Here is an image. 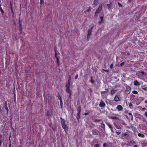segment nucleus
I'll list each match as a JSON object with an SVG mask.
<instances>
[{
  "mask_svg": "<svg viewBox=\"0 0 147 147\" xmlns=\"http://www.w3.org/2000/svg\"><path fill=\"white\" fill-rule=\"evenodd\" d=\"M108 126L110 128L111 130V132H113L114 131L113 130V128L112 125L110 124V125H108Z\"/></svg>",
  "mask_w": 147,
  "mask_h": 147,
  "instance_id": "412c9836",
  "label": "nucleus"
},
{
  "mask_svg": "<svg viewBox=\"0 0 147 147\" xmlns=\"http://www.w3.org/2000/svg\"><path fill=\"white\" fill-rule=\"evenodd\" d=\"M9 147H11V144H10V145H9Z\"/></svg>",
  "mask_w": 147,
  "mask_h": 147,
  "instance_id": "69168bd1",
  "label": "nucleus"
},
{
  "mask_svg": "<svg viewBox=\"0 0 147 147\" xmlns=\"http://www.w3.org/2000/svg\"><path fill=\"white\" fill-rule=\"evenodd\" d=\"M98 2V0H94V1L93 5H96Z\"/></svg>",
  "mask_w": 147,
  "mask_h": 147,
  "instance_id": "aec40b11",
  "label": "nucleus"
},
{
  "mask_svg": "<svg viewBox=\"0 0 147 147\" xmlns=\"http://www.w3.org/2000/svg\"><path fill=\"white\" fill-rule=\"evenodd\" d=\"M16 39H15V40H16Z\"/></svg>",
  "mask_w": 147,
  "mask_h": 147,
  "instance_id": "774afa93",
  "label": "nucleus"
},
{
  "mask_svg": "<svg viewBox=\"0 0 147 147\" xmlns=\"http://www.w3.org/2000/svg\"><path fill=\"white\" fill-rule=\"evenodd\" d=\"M124 64V62H122L120 64V65L121 66L123 65Z\"/></svg>",
  "mask_w": 147,
  "mask_h": 147,
  "instance_id": "49530a36",
  "label": "nucleus"
},
{
  "mask_svg": "<svg viewBox=\"0 0 147 147\" xmlns=\"http://www.w3.org/2000/svg\"><path fill=\"white\" fill-rule=\"evenodd\" d=\"M99 133V131L96 129H94L92 131V134L94 135H98Z\"/></svg>",
  "mask_w": 147,
  "mask_h": 147,
  "instance_id": "f8f14e48",
  "label": "nucleus"
},
{
  "mask_svg": "<svg viewBox=\"0 0 147 147\" xmlns=\"http://www.w3.org/2000/svg\"><path fill=\"white\" fill-rule=\"evenodd\" d=\"M129 107L131 109H132L133 108V107L132 106V104L131 102H130L129 104Z\"/></svg>",
  "mask_w": 147,
  "mask_h": 147,
  "instance_id": "c85d7f7f",
  "label": "nucleus"
},
{
  "mask_svg": "<svg viewBox=\"0 0 147 147\" xmlns=\"http://www.w3.org/2000/svg\"><path fill=\"white\" fill-rule=\"evenodd\" d=\"M138 135L139 137L142 138H144L145 137V135L144 134L141 133H138Z\"/></svg>",
  "mask_w": 147,
  "mask_h": 147,
  "instance_id": "f3484780",
  "label": "nucleus"
},
{
  "mask_svg": "<svg viewBox=\"0 0 147 147\" xmlns=\"http://www.w3.org/2000/svg\"><path fill=\"white\" fill-rule=\"evenodd\" d=\"M132 93L135 94H137L138 93V92L135 90L132 91Z\"/></svg>",
  "mask_w": 147,
  "mask_h": 147,
  "instance_id": "c756f323",
  "label": "nucleus"
},
{
  "mask_svg": "<svg viewBox=\"0 0 147 147\" xmlns=\"http://www.w3.org/2000/svg\"><path fill=\"white\" fill-rule=\"evenodd\" d=\"M110 118L112 119H115L116 120H118L119 118L117 117H114V116H111L110 117Z\"/></svg>",
  "mask_w": 147,
  "mask_h": 147,
  "instance_id": "5701e85b",
  "label": "nucleus"
},
{
  "mask_svg": "<svg viewBox=\"0 0 147 147\" xmlns=\"http://www.w3.org/2000/svg\"><path fill=\"white\" fill-rule=\"evenodd\" d=\"M54 50L55 51V57L57 59L56 62L57 63L58 66H59V65L60 63H59V58L58 57H57V53L56 52V47H55L54 48Z\"/></svg>",
  "mask_w": 147,
  "mask_h": 147,
  "instance_id": "20e7f679",
  "label": "nucleus"
},
{
  "mask_svg": "<svg viewBox=\"0 0 147 147\" xmlns=\"http://www.w3.org/2000/svg\"><path fill=\"white\" fill-rule=\"evenodd\" d=\"M127 55H130V53H129H129H127Z\"/></svg>",
  "mask_w": 147,
  "mask_h": 147,
  "instance_id": "bf43d9fd",
  "label": "nucleus"
},
{
  "mask_svg": "<svg viewBox=\"0 0 147 147\" xmlns=\"http://www.w3.org/2000/svg\"><path fill=\"white\" fill-rule=\"evenodd\" d=\"M2 111V109L1 107L0 106V114L1 113Z\"/></svg>",
  "mask_w": 147,
  "mask_h": 147,
  "instance_id": "8fccbe9b",
  "label": "nucleus"
},
{
  "mask_svg": "<svg viewBox=\"0 0 147 147\" xmlns=\"http://www.w3.org/2000/svg\"><path fill=\"white\" fill-rule=\"evenodd\" d=\"M102 9V5L101 4L99 6L98 8L96 10L95 14L96 16H97L98 14L100 13Z\"/></svg>",
  "mask_w": 147,
  "mask_h": 147,
  "instance_id": "39448f33",
  "label": "nucleus"
},
{
  "mask_svg": "<svg viewBox=\"0 0 147 147\" xmlns=\"http://www.w3.org/2000/svg\"><path fill=\"white\" fill-rule=\"evenodd\" d=\"M145 109V108H143V110Z\"/></svg>",
  "mask_w": 147,
  "mask_h": 147,
  "instance_id": "338daca9",
  "label": "nucleus"
},
{
  "mask_svg": "<svg viewBox=\"0 0 147 147\" xmlns=\"http://www.w3.org/2000/svg\"><path fill=\"white\" fill-rule=\"evenodd\" d=\"M78 77V74H77L75 76V79H77Z\"/></svg>",
  "mask_w": 147,
  "mask_h": 147,
  "instance_id": "a18cd8bd",
  "label": "nucleus"
},
{
  "mask_svg": "<svg viewBox=\"0 0 147 147\" xmlns=\"http://www.w3.org/2000/svg\"><path fill=\"white\" fill-rule=\"evenodd\" d=\"M10 9H11V13H13V11L12 7H11V8Z\"/></svg>",
  "mask_w": 147,
  "mask_h": 147,
  "instance_id": "79ce46f5",
  "label": "nucleus"
},
{
  "mask_svg": "<svg viewBox=\"0 0 147 147\" xmlns=\"http://www.w3.org/2000/svg\"><path fill=\"white\" fill-rule=\"evenodd\" d=\"M116 133L117 134L119 135L121 134V131H116Z\"/></svg>",
  "mask_w": 147,
  "mask_h": 147,
  "instance_id": "72a5a7b5",
  "label": "nucleus"
},
{
  "mask_svg": "<svg viewBox=\"0 0 147 147\" xmlns=\"http://www.w3.org/2000/svg\"><path fill=\"white\" fill-rule=\"evenodd\" d=\"M59 96H58V98L60 100H62V98L59 95Z\"/></svg>",
  "mask_w": 147,
  "mask_h": 147,
  "instance_id": "2f4dec72",
  "label": "nucleus"
},
{
  "mask_svg": "<svg viewBox=\"0 0 147 147\" xmlns=\"http://www.w3.org/2000/svg\"><path fill=\"white\" fill-rule=\"evenodd\" d=\"M110 4H107V5H108V7H109V8H110Z\"/></svg>",
  "mask_w": 147,
  "mask_h": 147,
  "instance_id": "4d7b16f0",
  "label": "nucleus"
},
{
  "mask_svg": "<svg viewBox=\"0 0 147 147\" xmlns=\"http://www.w3.org/2000/svg\"><path fill=\"white\" fill-rule=\"evenodd\" d=\"M0 11H1L2 14L4 13V11L1 7V6H0Z\"/></svg>",
  "mask_w": 147,
  "mask_h": 147,
  "instance_id": "a878e982",
  "label": "nucleus"
},
{
  "mask_svg": "<svg viewBox=\"0 0 147 147\" xmlns=\"http://www.w3.org/2000/svg\"><path fill=\"white\" fill-rule=\"evenodd\" d=\"M107 146V144L104 143L103 144V147H106Z\"/></svg>",
  "mask_w": 147,
  "mask_h": 147,
  "instance_id": "4c0bfd02",
  "label": "nucleus"
},
{
  "mask_svg": "<svg viewBox=\"0 0 147 147\" xmlns=\"http://www.w3.org/2000/svg\"><path fill=\"white\" fill-rule=\"evenodd\" d=\"M5 109L6 110V111H7V114L8 113L9 110H8V108L7 107V102H5Z\"/></svg>",
  "mask_w": 147,
  "mask_h": 147,
  "instance_id": "ddd939ff",
  "label": "nucleus"
},
{
  "mask_svg": "<svg viewBox=\"0 0 147 147\" xmlns=\"http://www.w3.org/2000/svg\"><path fill=\"white\" fill-rule=\"evenodd\" d=\"M40 4H41V5L43 4L44 3L43 0H40Z\"/></svg>",
  "mask_w": 147,
  "mask_h": 147,
  "instance_id": "c9c22d12",
  "label": "nucleus"
},
{
  "mask_svg": "<svg viewBox=\"0 0 147 147\" xmlns=\"http://www.w3.org/2000/svg\"><path fill=\"white\" fill-rule=\"evenodd\" d=\"M146 85L144 86H143L142 88L143 89L147 91V87H145Z\"/></svg>",
  "mask_w": 147,
  "mask_h": 147,
  "instance_id": "cd10ccee",
  "label": "nucleus"
},
{
  "mask_svg": "<svg viewBox=\"0 0 147 147\" xmlns=\"http://www.w3.org/2000/svg\"><path fill=\"white\" fill-rule=\"evenodd\" d=\"M10 8H11V7H12V4L11 2H10Z\"/></svg>",
  "mask_w": 147,
  "mask_h": 147,
  "instance_id": "09e8293b",
  "label": "nucleus"
},
{
  "mask_svg": "<svg viewBox=\"0 0 147 147\" xmlns=\"http://www.w3.org/2000/svg\"><path fill=\"white\" fill-rule=\"evenodd\" d=\"M140 73H141L143 75H144V71H142L140 72Z\"/></svg>",
  "mask_w": 147,
  "mask_h": 147,
  "instance_id": "37998d69",
  "label": "nucleus"
},
{
  "mask_svg": "<svg viewBox=\"0 0 147 147\" xmlns=\"http://www.w3.org/2000/svg\"><path fill=\"white\" fill-rule=\"evenodd\" d=\"M60 104L61 107H62L63 104L62 100H60Z\"/></svg>",
  "mask_w": 147,
  "mask_h": 147,
  "instance_id": "f704fd0d",
  "label": "nucleus"
},
{
  "mask_svg": "<svg viewBox=\"0 0 147 147\" xmlns=\"http://www.w3.org/2000/svg\"><path fill=\"white\" fill-rule=\"evenodd\" d=\"M2 144V142L1 140H0V147L1 146Z\"/></svg>",
  "mask_w": 147,
  "mask_h": 147,
  "instance_id": "6e6d98bb",
  "label": "nucleus"
},
{
  "mask_svg": "<svg viewBox=\"0 0 147 147\" xmlns=\"http://www.w3.org/2000/svg\"><path fill=\"white\" fill-rule=\"evenodd\" d=\"M118 5L120 7H122L121 4L119 2H118Z\"/></svg>",
  "mask_w": 147,
  "mask_h": 147,
  "instance_id": "e433bc0d",
  "label": "nucleus"
},
{
  "mask_svg": "<svg viewBox=\"0 0 147 147\" xmlns=\"http://www.w3.org/2000/svg\"><path fill=\"white\" fill-rule=\"evenodd\" d=\"M106 104L104 101L101 100L99 103V106L100 107H104L105 106Z\"/></svg>",
  "mask_w": 147,
  "mask_h": 147,
  "instance_id": "6e6552de",
  "label": "nucleus"
},
{
  "mask_svg": "<svg viewBox=\"0 0 147 147\" xmlns=\"http://www.w3.org/2000/svg\"><path fill=\"white\" fill-rule=\"evenodd\" d=\"M50 115V112H49V111H47V113H46L47 116H49V115Z\"/></svg>",
  "mask_w": 147,
  "mask_h": 147,
  "instance_id": "7c9ffc66",
  "label": "nucleus"
},
{
  "mask_svg": "<svg viewBox=\"0 0 147 147\" xmlns=\"http://www.w3.org/2000/svg\"><path fill=\"white\" fill-rule=\"evenodd\" d=\"M100 120L98 119H95L94 121V122H99L100 121Z\"/></svg>",
  "mask_w": 147,
  "mask_h": 147,
  "instance_id": "bb28decb",
  "label": "nucleus"
},
{
  "mask_svg": "<svg viewBox=\"0 0 147 147\" xmlns=\"http://www.w3.org/2000/svg\"><path fill=\"white\" fill-rule=\"evenodd\" d=\"M66 92H68L69 94L68 98H71V90H70L67 91H66Z\"/></svg>",
  "mask_w": 147,
  "mask_h": 147,
  "instance_id": "dca6fc26",
  "label": "nucleus"
},
{
  "mask_svg": "<svg viewBox=\"0 0 147 147\" xmlns=\"http://www.w3.org/2000/svg\"><path fill=\"white\" fill-rule=\"evenodd\" d=\"M94 147H99V145L98 144H95L94 145Z\"/></svg>",
  "mask_w": 147,
  "mask_h": 147,
  "instance_id": "58836bf2",
  "label": "nucleus"
},
{
  "mask_svg": "<svg viewBox=\"0 0 147 147\" xmlns=\"http://www.w3.org/2000/svg\"><path fill=\"white\" fill-rule=\"evenodd\" d=\"M61 123L62 125V126L63 127V128L64 129V130H65V132L66 133L67 131H68V127L66 125L65 123V120L61 118Z\"/></svg>",
  "mask_w": 147,
  "mask_h": 147,
  "instance_id": "f257e3e1",
  "label": "nucleus"
},
{
  "mask_svg": "<svg viewBox=\"0 0 147 147\" xmlns=\"http://www.w3.org/2000/svg\"><path fill=\"white\" fill-rule=\"evenodd\" d=\"M89 112H88V113H85L84 114V115H88L89 114Z\"/></svg>",
  "mask_w": 147,
  "mask_h": 147,
  "instance_id": "a19ab883",
  "label": "nucleus"
},
{
  "mask_svg": "<svg viewBox=\"0 0 147 147\" xmlns=\"http://www.w3.org/2000/svg\"><path fill=\"white\" fill-rule=\"evenodd\" d=\"M93 26H92L91 28L88 30V35H87V39L90 38V36L92 32V30Z\"/></svg>",
  "mask_w": 147,
  "mask_h": 147,
  "instance_id": "423d86ee",
  "label": "nucleus"
},
{
  "mask_svg": "<svg viewBox=\"0 0 147 147\" xmlns=\"http://www.w3.org/2000/svg\"><path fill=\"white\" fill-rule=\"evenodd\" d=\"M106 124L108 126V125H110V124L109 123H108L106 121L105 122Z\"/></svg>",
  "mask_w": 147,
  "mask_h": 147,
  "instance_id": "de8ad7c7",
  "label": "nucleus"
},
{
  "mask_svg": "<svg viewBox=\"0 0 147 147\" xmlns=\"http://www.w3.org/2000/svg\"><path fill=\"white\" fill-rule=\"evenodd\" d=\"M120 98L119 96L116 95L115 97L114 100L116 102L119 101L120 100Z\"/></svg>",
  "mask_w": 147,
  "mask_h": 147,
  "instance_id": "9d476101",
  "label": "nucleus"
},
{
  "mask_svg": "<svg viewBox=\"0 0 147 147\" xmlns=\"http://www.w3.org/2000/svg\"><path fill=\"white\" fill-rule=\"evenodd\" d=\"M69 79H71V76L70 75L69 76Z\"/></svg>",
  "mask_w": 147,
  "mask_h": 147,
  "instance_id": "603ef678",
  "label": "nucleus"
},
{
  "mask_svg": "<svg viewBox=\"0 0 147 147\" xmlns=\"http://www.w3.org/2000/svg\"><path fill=\"white\" fill-rule=\"evenodd\" d=\"M127 134L125 133V134H124V135L125 136H127Z\"/></svg>",
  "mask_w": 147,
  "mask_h": 147,
  "instance_id": "052dcab7",
  "label": "nucleus"
},
{
  "mask_svg": "<svg viewBox=\"0 0 147 147\" xmlns=\"http://www.w3.org/2000/svg\"><path fill=\"white\" fill-rule=\"evenodd\" d=\"M100 124H101V126L100 127L102 128H103V129H105V124L103 123V122H102L101 123H100Z\"/></svg>",
  "mask_w": 147,
  "mask_h": 147,
  "instance_id": "b1692460",
  "label": "nucleus"
},
{
  "mask_svg": "<svg viewBox=\"0 0 147 147\" xmlns=\"http://www.w3.org/2000/svg\"><path fill=\"white\" fill-rule=\"evenodd\" d=\"M10 137H9V140H10Z\"/></svg>",
  "mask_w": 147,
  "mask_h": 147,
  "instance_id": "e2e57ef3",
  "label": "nucleus"
},
{
  "mask_svg": "<svg viewBox=\"0 0 147 147\" xmlns=\"http://www.w3.org/2000/svg\"><path fill=\"white\" fill-rule=\"evenodd\" d=\"M113 66V64L112 63L110 65V68H111Z\"/></svg>",
  "mask_w": 147,
  "mask_h": 147,
  "instance_id": "c03bdc74",
  "label": "nucleus"
},
{
  "mask_svg": "<svg viewBox=\"0 0 147 147\" xmlns=\"http://www.w3.org/2000/svg\"><path fill=\"white\" fill-rule=\"evenodd\" d=\"M90 7H89V8L87 9V10L86 11H84V13L85 14H87V12H89L90 11Z\"/></svg>",
  "mask_w": 147,
  "mask_h": 147,
  "instance_id": "393cba45",
  "label": "nucleus"
},
{
  "mask_svg": "<svg viewBox=\"0 0 147 147\" xmlns=\"http://www.w3.org/2000/svg\"><path fill=\"white\" fill-rule=\"evenodd\" d=\"M1 0H0V6H1Z\"/></svg>",
  "mask_w": 147,
  "mask_h": 147,
  "instance_id": "680f3d73",
  "label": "nucleus"
},
{
  "mask_svg": "<svg viewBox=\"0 0 147 147\" xmlns=\"http://www.w3.org/2000/svg\"><path fill=\"white\" fill-rule=\"evenodd\" d=\"M144 102L145 103H147V100H146L144 101Z\"/></svg>",
  "mask_w": 147,
  "mask_h": 147,
  "instance_id": "5fc2aeb1",
  "label": "nucleus"
},
{
  "mask_svg": "<svg viewBox=\"0 0 147 147\" xmlns=\"http://www.w3.org/2000/svg\"><path fill=\"white\" fill-rule=\"evenodd\" d=\"M131 88L128 86H127L126 87V89L125 91V93L127 95L129 94L131 91Z\"/></svg>",
  "mask_w": 147,
  "mask_h": 147,
  "instance_id": "7ed1b4c3",
  "label": "nucleus"
},
{
  "mask_svg": "<svg viewBox=\"0 0 147 147\" xmlns=\"http://www.w3.org/2000/svg\"><path fill=\"white\" fill-rule=\"evenodd\" d=\"M103 70H104V71H106V72H108V71L107 70H105V69H102Z\"/></svg>",
  "mask_w": 147,
  "mask_h": 147,
  "instance_id": "864d4df0",
  "label": "nucleus"
},
{
  "mask_svg": "<svg viewBox=\"0 0 147 147\" xmlns=\"http://www.w3.org/2000/svg\"><path fill=\"white\" fill-rule=\"evenodd\" d=\"M71 80V79H69L68 80V81L67 83H69L70 84Z\"/></svg>",
  "mask_w": 147,
  "mask_h": 147,
  "instance_id": "ea45409f",
  "label": "nucleus"
},
{
  "mask_svg": "<svg viewBox=\"0 0 147 147\" xmlns=\"http://www.w3.org/2000/svg\"><path fill=\"white\" fill-rule=\"evenodd\" d=\"M66 87V91L70 90V84L67 83V84L65 85Z\"/></svg>",
  "mask_w": 147,
  "mask_h": 147,
  "instance_id": "1a4fd4ad",
  "label": "nucleus"
},
{
  "mask_svg": "<svg viewBox=\"0 0 147 147\" xmlns=\"http://www.w3.org/2000/svg\"><path fill=\"white\" fill-rule=\"evenodd\" d=\"M100 21H99L98 23L99 25H100L103 22V17L102 16L100 17Z\"/></svg>",
  "mask_w": 147,
  "mask_h": 147,
  "instance_id": "4468645a",
  "label": "nucleus"
},
{
  "mask_svg": "<svg viewBox=\"0 0 147 147\" xmlns=\"http://www.w3.org/2000/svg\"><path fill=\"white\" fill-rule=\"evenodd\" d=\"M19 33L21 34L22 33V26L21 22L20 20H19Z\"/></svg>",
  "mask_w": 147,
  "mask_h": 147,
  "instance_id": "0eeeda50",
  "label": "nucleus"
},
{
  "mask_svg": "<svg viewBox=\"0 0 147 147\" xmlns=\"http://www.w3.org/2000/svg\"><path fill=\"white\" fill-rule=\"evenodd\" d=\"M145 107L147 108V105H145Z\"/></svg>",
  "mask_w": 147,
  "mask_h": 147,
  "instance_id": "0e129e2a",
  "label": "nucleus"
},
{
  "mask_svg": "<svg viewBox=\"0 0 147 147\" xmlns=\"http://www.w3.org/2000/svg\"><path fill=\"white\" fill-rule=\"evenodd\" d=\"M128 115H129V118L131 117V120L132 121H133V117L132 113H128Z\"/></svg>",
  "mask_w": 147,
  "mask_h": 147,
  "instance_id": "6ab92c4d",
  "label": "nucleus"
},
{
  "mask_svg": "<svg viewBox=\"0 0 147 147\" xmlns=\"http://www.w3.org/2000/svg\"><path fill=\"white\" fill-rule=\"evenodd\" d=\"M91 80H90V82L92 83L93 84L94 82V81L92 80V77H91Z\"/></svg>",
  "mask_w": 147,
  "mask_h": 147,
  "instance_id": "473e14b6",
  "label": "nucleus"
},
{
  "mask_svg": "<svg viewBox=\"0 0 147 147\" xmlns=\"http://www.w3.org/2000/svg\"><path fill=\"white\" fill-rule=\"evenodd\" d=\"M134 84L136 86H139L140 85L139 83L137 80L135 81L134 82Z\"/></svg>",
  "mask_w": 147,
  "mask_h": 147,
  "instance_id": "4be33fe9",
  "label": "nucleus"
},
{
  "mask_svg": "<svg viewBox=\"0 0 147 147\" xmlns=\"http://www.w3.org/2000/svg\"><path fill=\"white\" fill-rule=\"evenodd\" d=\"M116 92V90L112 89L111 90V94L112 95L115 94Z\"/></svg>",
  "mask_w": 147,
  "mask_h": 147,
  "instance_id": "a211bd4d",
  "label": "nucleus"
},
{
  "mask_svg": "<svg viewBox=\"0 0 147 147\" xmlns=\"http://www.w3.org/2000/svg\"><path fill=\"white\" fill-rule=\"evenodd\" d=\"M145 116L147 117V112H145Z\"/></svg>",
  "mask_w": 147,
  "mask_h": 147,
  "instance_id": "3c124183",
  "label": "nucleus"
},
{
  "mask_svg": "<svg viewBox=\"0 0 147 147\" xmlns=\"http://www.w3.org/2000/svg\"><path fill=\"white\" fill-rule=\"evenodd\" d=\"M116 109L118 111H121L123 109V107L122 106L120 105H117V107L116 108Z\"/></svg>",
  "mask_w": 147,
  "mask_h": 147,
  "instance_id": "9b49d317",
  "label": "nucleus"
},
{
  "mask_svg": "<svg viewBox=\"0 0 147 147\" xmlns=\"http://www.w3.org/2000/svg\"><path fill=\"white\" fill-rule=\"evenodd\" d=\"M134 147H137V146L136 145H135L134 146Z\"/></svg>",
  "mask_w": 147,
  "mask_h": 147,
  "instance_id": "13d9d810",
  "label": "nucleus"
},
{
  "mask_svg": "<svg viewBox=\"0 0 147 147\" xmlns=\"http://www.w3.org/2000/svg\"><path fill=\"white\" fill-rule=\"evenodd\" d=\"M108 89H105L104 91H101V94L106 93L108 92ZM101 95L102 96H103V95L102 94H101Z\"/></svg>",
  "mask_w": 147,
  "mask_h": 147,
  "instance_id": "2eb2a0df",
  "label": "nucleus"
},
{
  "mask_svg": "<svg viewBox=\"0 0 147 147\" xmlns=\"http://www.w3.org/2000/svg\"><path fill=\"white\" fill-rule=\"evenodd\" d=\"M78 113L77 114V119L78 120L80 118V113L81 112V108L80 106H79L77 109Z\"/></svg>",
  "mask_w": 147,
  "mask_h": 147,
  "instance_id": "f03ea898",
  "label": "nucleus"
}]
</instances>
